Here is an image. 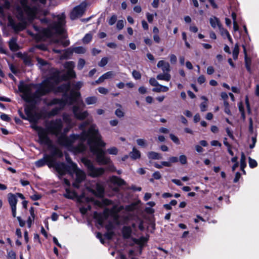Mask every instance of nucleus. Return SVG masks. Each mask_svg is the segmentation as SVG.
Returning <instances> with one entry per match:
<instances>
[{
	"label": "nucleus",
	"mask_w": 259,
	"mask_h": 259,
	"mask_svg": "<svg viewBox=\"0 0 259 259\" xmlns=\"http://www.w3.org/2000/svg\"><path fill=\"white\" fill-rule=\"evenodd\" d=\"M92 121L91 118L88 119L79 125V128L82 130L81 134H72L69 137L61 134L63 122L60 118L52 120L46 123V130L48 135L49 133L57 138L59 145L71 150L75 153L82 152L86 149L87 147L83 143L87 141L91 152L96 156L97 162L100 165H107V170L114 171L115 167L110 157L106 156L105 151L100 148L105 147L106 143L102 140V136L96 125L92 124L88 131L84 130Z\"/></svg>",
	"instance_id": "1"
},
{
	"label": "nucleus",
	"mask_w": 259,
	"mask_h": 259,
	"mask_svg": "<svg viewBox=\"0 0 259 259\" xmlns=\"http://www.w3.org/2000/svg\"><path fill=\"white\" fill-rule=\"evenodd\" d=\"M64 67L68 70L66 75L62 78L60 76L59 70L54 68L51 69L50 70V76L41 83L35 94L33 95L31 94L29 88L27 85L20 87L19 89L24 93L25 99L28 102H33L35 98H39L51 91L55 93H62L64 95H66L70 91V83L67 82L58 87L57 85L62 79L74 78L76 74L73 70L74 67V62H67L64 64Z\"/></svg>",
	"instance_id": "2"
},
{
	"label": "nucleus",
	"mask_w": 259,
	"mask_h": 259,
	"mask_svg": "<svg viewBox=\"0 0 259 259\" xmlns=\"http://www.w3.org/2000/svg\"><path fill=\"white\" fill-rule=\"evenodd\" d=\"M57 18V22L55 21L49 24L48 27L44 30L41 39L55 44V47H66L69 44V40L55 38V35H63L65 32L63 28V26L65 24V14L63 13L61 15H58Z\"/></svg>",
	"instance_id": "3"
},
{
	"label": "nucleus",
	"mask_w": 259,
	"mask_h": 259,
	"mask_svg": "<svg viewBox=\"0 0 259 259\" xmlns=\"http://www.w3.org/2000/svg\"><path fill=\"white\" fill-rule=\"evenodd\" d=\"M51 167H54L60 176H63L67 172H68L71 176L75 174L76 175V180L73 183V186L76 188H79V183L84 180L85 178V173L78 168L76 164L73 162H71L70 165H66L64 163H57L53 159V165Z\"/></svg>",
	"instance_id": "4"
},
{
	"label": "nucleus",
	"mask_w": 259,
	"mask_h": 259,
	"mask_svg": "<svg viewBox=\"0 0 259 259\" xmlns=\"http://www.w3.org/2000/svg\"><path fill=\"white\" fill-rule=\"evenodd\" d=\"M64 99L63 105L66 104H75L73 107V112L77 119L83 120L88 116L87 111H82L81 108L84 107L85 105L80 98L79 92L72 90L70 92L69 96Z\"/></svg>",
	"instance_id": "5"
},
{
	"label": "nucleus",
	"mask_w": 259,
	"mask_h": 259,
	"mask_svg": "<svg viewBox=\"0 0 259 259\" xmlns=\"http://www.w3.org/2000/svg\"><path fill=\"white\" fill-rule=\"evenodd\" d=\"M32 127L37 132L38 136V142L40 144L47 145L49 148L52 147V141L47 135L46 130L36 124L32 126Z\"/></svg>",
	"instance_id": "6"
},
{
	"label": "nucleus",
	"mask_w": 259,
	"mask_h": 259,
	"mask_svg": "<svg viewBox=\"0 0 259 259\" xmlns=\"http://www.w3.org/2000/svg\"><path fill=\"white\" fill-rule=\"evenodd\" d=\"M81 162L87 167L89 175L92 177L100 176L103 174L105 171V169L103 168L95 167L91 161L87 158H82L81 159Z\"/></svg>",
	"instance_id": "7"
},
{
	"label": "nucleus",
	"mask_w": 259,
	"mask_h": 259,
	"mask_svg": "<svg viewBox=\"0 0 259 259\" xmlns=\"http://www.w3.org/2000/svg\"><path fill=\"white\" fill-rule=\"evenodd\" d=\"M17 17L21 22L17 24L16 23L15 28H14L13 30L16 33H18L26 28L27 23L25 21L26 17L24 15L25 12L22 8L18 7L17 9Z\"/></svg>",
	"instance_id": "8"
},
{
	"label": "nucleus",
	"mask_w": 259,
	"mask_h": 259,
	"mask_svg": "<svg viewBox=\"0 0 259 259\" xmlns=\"http://www.w3.org/2000/svg\"><path fill=\"white\" fill-rule=\"evenodd\" d=\"M33 3H36L38 0H31ZM22 9L25 11L28 19L33 20L35 17V8L29 6L28 0H20Z\"/></svg>",
	"instance_id": "9"
},
{
	"label": "nucleus",
	"mask_w": 259,
	"mask_h": 259,
	"mask_svg": "<svg viewBox=\"0 0 259 259\" xmlns=\"http://www.w3.org/2000/svg\"><path fill=\"white\" fill-rule=\"evenodd\" d=\"M87 4L83 2L79 5L74 7L70 14V18L73 20L83 15L85 11Z\"/></svg>",
	"instance_id": "10"
},
{
	"label": "nucleus",
	"mask_w": 259,
	"mask_h": 259,
	"mask_svg": "<svg viewBox=\"0 0 259 259\" xmlns=\"http://www.w3.org/2000/svg\"><path fill=\"white\" fill-rule=\"evenodd\" d=\"M85 200L87 203L92 202L94 205L97 206L98 207H102L104 205H107L111 203V201L107 199L103 200L102 201H100L98 200H95L94 198L91 197H85L84 194H82L79 198V200L80 202H82L83 200Z\"/></svg>",
	"instance_id": "11"
},
{
	"label": "nucleus",
	"mask_w": 259,
	"mask_h": 259,
	"mask_svg": "<svg viewBox=\"0 0 259 259\" xmlns=\"http://www.w3.org/2000/svg\"><path fill=\"white\" fill-rule=\"evenodd\" d=\"M168 255V251L165 249L159 247L155 248L154 251H151L150 253H148V258L149 259L150 256L153 257V259H163Z\"/></svg>",
	"instance_id": "12"
},
{
	"label": "nucleus",
	"mask_w": 259,
	"mask_h": 259,
	"mask_svg": "<svg viewBox=\"0 0 259 259\" xmlns=\"http://www.w3.org/2000/svg\"><path fill=\"white\" fill-rule=\"evenodd\" d=\"M87 189L94 195L101 197L103 196L104 189L102 184L95 183L91 187H87Z\"/></svg>",
	"instance_id": "13"
},
{
	"label": "nucleus",
	"mask_w": 259,
	"mask_h": 259,
	"mask_svg": "<svg viewBox=\"0 0 259 259\" xmlns=\"http://www.w3.org/2000/svg\"><path fill=\"white\" fill-rule=\"evenodd\" d=\"M53 159L52 156L46 154L42 158L36 161L35 164L37 167H40L47 164L51 167L53 165Z\"/></svg>",
	"instance_id": "14"
},
{
	"label": "nucleus",
	"mask_w": 259,
	"mask_h": 259,
	"mask_svg": "<svg viewBox=\"0 0 259 259\" xmlns=\"http://www.w3.org/2000/svg\"><path fill=\"white\" fill-rule=\"evenodd\" d=\"M8 201L11 207L12 215L14 218L16 216V205L17 203V199L15 195L9 193L8 194Z\"/></svg>",
	"instance_id": "15"
},
{
	"label": "nucleus",
	"mask_w": 259,
	"mask_h": 259,
	"mask_svg": "<svg viewBox=\"0 0 259 259\" xmlns=\"http://www.w3.org/2000/svg\"><path fill=\"white\" fill-rule=\"evenodd\" d=\"M108 215V210L105 209L103 213H98L97 212H95L94 213V217L95 219L97 220L98 223L102 226L104 223V220L106 219Z\"/></svg>",
	"instance_id": "16"
},
{
	"label": "nucleus",
	"mask_w": 259,
	"mask_h": 259,
	"mask_svg": "<svg viewBox=\"0 0 259 259\" xmlns=\"http://www.w3.org/2000/svg\"><path fill=\"white\" fill-rule=\"evenodd\" d=\"M158 68H161L163 72H167L170 71V66L168 62H165L163 60L159 61L157 65Z\"/></svg>",
	"instance_id": "17"
},
{
	"label": "nucleus",
	"mask_w": 259,
	"mask_h": 259,
	"mask_svg": "<svg viewBox=\"0 0 259 259\" xmlns=\"http://www.w3.org/2000/svg\"><path fill=\"white\" fill-rule=\"evenodd\" d=\"M247 50H243L244 57H245V66L247 71L249 73H251V59L250 57L247 56Z\"/></svg>",
	"instance_id": "18"
},
{
	"label": "nucleus",
	"mask_w": 259,
	"mask_h": 259,
	"mask_svg": "<svg viewBox=\"0 0 259 259\" xmlns=\"http://www.w3.org/2000/svg\"><path fill=\"white\" fill-rule=\"evenodd\" d=\"M169 88L164 85H162L158 84L157 85L155 86L152 89V91L154 92L160 93V92H166L168 91Z\"/></svg>",
	"instance_id": "19"
},
{
	"label": "nucleus",
	"mask_w": 259,
	"mask_h": 259,
	"mask_svg": "<svg viewBox=\"0 0 259 259\" xmlns=\"http://www.w3.org/2000/svg\"><path fill=\"white\" fill-rule=\"evenodd\" d=\"M179 161V158L176 156H171L169 157L168 161H162L161 164L164 166L170 167L171 163H176Z\"/></svg>",
	"instance_id": "20"
},
{
	"label": "nucleus",
	"mask_w": 259,
	"mask_h": 259,
	"mask_svg": "<svg viewBox=\"0 0 259 259\" xmlns=\"http://www.w3.org/2000/svg\"><path fill=\"white\" fill-rule=\"evenodd\" d=\"M148 157L149 159H150L160 160L162 159V155L161 154L154 151L148 152Z\"/></svg>",
	"instance_id": "21"
},
{
	"label": "nucleus",
	"mask_w": 259,
	"mask_h": 259,
	"mask_svg": "<svg viewBox=\"0 0 259 259\" xmlns=\"http://www.w3.org/2000/svg\"><path fill=\"white\" fill-rule=\"evenodd\" d=\"M246 157L243 152L241 153L240 159V169L244 175H246V171L244 170L245 167L246 166Z\"/></svg>",
	"instance_id": "22"
},
{
	"label": "nucleus",
	"mask_w": 259,
	"mask_h": 259,
	"mask_svg": "<svg viewBox=\"0 0 259 259\" xmlns=\"http://www.w3.org/2000/svg\"><path fill=\"white\" fill-rule=\"evenodd\" d=\"M155 229V224L153 222L150 221V220L147 218V232H149L151 233H153Z\"/></svg>",
	"instance_id": "23"
},
{
	"label": "nucleus",
	"mask_w": 259,
	"mask_h": 259,
	"mask_svg": "<svg viewBox=\"0 0 259 259\" xmlns=\"http://www.w3.org/2000/svg\"><path fill=\"white\" fill-rule=\"evenodd\" d=\"M157 79L163 80L168 81L171 78L170 75L167 72H164V73H160L157 75Z\"/></svg>",
	"instance_id": "24"
},
{
	"label": "nucleus",
	"mask_w": 259,
	"mask_h": 259,
	"mask_svg": "<svg viewBox=\"0 0 259 259\" xmlns=\"http://www.w3.org/2000/svg\"><path fill=\"white\" fill-rule=\"evenodd\" d=\"M48 148H50L49 147H48ZM50 148L53 149V150L52 152V154L51 155L53 156V158H54V156H58V157H61L63 156V153H62V151L58 148H57L56 147H54L53 144H52V147H51ZM54 159L55 160V159Z\"/></svg>",
	"instance_id": "25"
},
{
	"label": "nucleus",
	"mask_w": 259,
	"mask_h": 259,
	"mask_svg": "<svg viewBox=\"0 0 259 259\" xmlns=\"http://www.w3.org/2000/svg\"><path fill=\"white\" fill-rule=\"evenodd\" d=\"M65 190L66 192L64 194V196L65 198L72 199L76 197V193L73 191H70L69 188H66Z\"/></svg>",
	"instance_id": "26"
},
{
	"label": "nucleus",
	"mask_w": 259,
	"mask_h": 259,
	"mask_svg": "<svg viewBox=\"0 0 259 259\" xmlns=\"http://www.w3.org/2000/svg\"><path fill=\"white\" fill-rule=\"evenodd\" d=\"M209 21L212 27L215 28L217 25L219 29H221L222 24H221L218 18L214 17L213 18H211Z\"/></svg>",
	"instance_id": "27"
},
{
	"label": "nucleus",
	"mask_w": 259,
	"mask_h": 259,
	"mask_svg": "<svg viewBox=\"0 0 259 259\" xmlns=\"http://www.w3.org/2000/svg\"><path fill=\"white\" fill-rule=\"evenodd\" d=\"M18 56L21 58L24 63L27 65H31V59L30 58L25 54H22L21 53H18Z\"/></svg>",
	"instance_id": "28"
},
{
	"label": "nucleus",
	"mask_w": 259,
	"mask_h": 259,
	"mask_svg": "<svg viewBox=\"0 0 259 259\" xmlns=\"http://www.w3.org/2000/svg\"><path fill=\"white\" fill-rule=\"evenodd\" d=\"M110 181L115 184H117L119 186H121L122 185H123L124 184V181L118 178L117 177H116V176H112L111 178H110Z\"/></svg>",
	"instance_id": "29"
},
{
	"label": "nucleus",
	"mask_w": 259,
	"mask_h": 259,
	"mask_svg": "<svg viewBox=\"0 0 259 259\" xmlns=\"http://www.w3.org/2000/svg\"><path fill=\"white\" fill-rule=\"evenodd\" d=\"M63 118L64 122L68 125L70 127H72L73 126V124L71 122V117L70 115L64 114L63 115Z\"/></svg>",
	"instance_id": "30"
},
{
	"label": "nucleus",
	"mask_w": 259,
	"mask_h": 259,
	"mask_svg": "<svg viewBox=\"0 0 259 259\" xmlns=\"http://www.w3.org/2000/svg\"><path fill=\"white\" fill-rule=\"evenodd\" d=\"M25 113L27 116V118L31 119L33 117V109L31 107H27L25 108Z\"/></svg>",
	"instance_id": "31"
},
{
	"label": "nucleus",
	"mask_w": 259,
	"mask_h": 259,
	"mask_svg": "<svg viewBox=\"0 0 259 259\" xmlns=\"http://www.w3.org/2000/svg\"><path fill=\"white\" fill-rule=\"evenodd\" d=\"M88 105H92L96 104L97 102V98L95 96L89 97L85 100Z\"/></svg>",
	"instance_id": "32"
},
{
	"label": "nucleus",
	"mask_w": 259,
	"mask_h": 259,
	"mask_svg": "<svg viewBox=\"0 0 259 259\" xmlns=\"http://www.w3.org/2000/svg\"><path fill=\"white\" fill-rule=\"evenodd\" d=\"M10 49H19L17 44V40L15 38H12L9 42Z\"/></svg>",
	"instance_id": "33"
},
{
	"label": "nucleus",
	"mask_w": 259,
	"mask_h": 259,
	"mask_svg": "<svg viewBox=\"0 0 259 259\" xmlns=\"http://www.w3.org/2000/svg\"><path fill=\"white\" fill-rule=\"evenodd\" d=\"M152 178L149 179L151 182H153L154 180H159L161 178V175L159 171H156L154 172L152 176Z\"/></svg>",
	"instance_id": "34"
},
{
	"label": "nucleus",
	"mask_w": 259,
	"mask_h": 259,
	"mask_svg": "<svg viewBox=\"0 0 259 259\" xmlns=\"http://www.w3.org/2000/svg\"><path fill=\"white\" fill-rule=\"evenodd\" d=\"M131 157L133 159H137L140 156V152L135 148H133V151L130 153Z\"/></svg>",
	"instance_id": "35"
},
{
	"label": "nucleus",
	"mask_w": 259,
	"mask_h": 259,
	"mask_svg": "<svg viewBox=\"0 0 259 259\" xmlns=\"http://www.w3.org/2000/svg\"><path fill=\"white\" fill-rule=\"evenodd\" d=\"M249 166L251 168H254L257 166V162L256 161L251 158L250 157H248Z\"/></svg>",
	"instance_id": "36"
},
{
	"label": "nucleus",
	"mask_w": 259,
	"mask_h": 259,
	"mask_svg": "<svg viewBox=\"0 0 259 259\" xmlns=\"http://www.w3.org/2000/svg\"><path fill=\"white\" fill-rule=\"evenodd\" d=\"M224 111L228 115H231V112L230 109V105L227 101H224Z\"/></svg>",
	"instance_id": "37"
},
{
	"label": "nucleus",
	"mask_w": 259,
	"mask_h": 259,
	"mask_svg": "<svg viewBox=\"0 0 259 259\" xmlns=\"http://www.w3.org/2000/svg\"><path fill=\"white\" fill-rule=\"evenodd\" d=\"M203 98L206 101H207V99L205 97H203ZM207 104L206 101H204L202 102L200 105V110L202 112H204L207 110Z\"/></svg>",
	"instance_id": "38"
},
{
	"label": "nucleus",
	"mask_w": 259,
	"mask_h": 259,
	"mask_svg": "<svg viewBox=\"0 0 259 259\" xmlns=\"http://www.w3.org/2000/svg\"><path fill=\"white\" fill-rule=\"evenodd\" d=\"M245 103L246 104V108H247V111L248 114H250L251 113V107L249 101V98L247 96H246L245 99Z\"/></svg>",
	"instance_id": "39"
},
{
	"label": "nucleus",
	"mask_w": 259,
	"mask_h": 259,
	"mask_svg": "<svg viewBox=\"0 0 259 259\" xmlns=\"http://www.w3.org/2000/svg\"><path fill=\"white\" fill-rule=\"evenodd\" d=\"M91 208V205L90 204H88L87 206L80 207V211L82 214H84L88 210H90Z\"/></svg>",
	"instance_id": "40"
},
{
	"label": "nucleus",
	"mask_w": 259,
	"mask_h": 259,
	"mask_svg": "<svg viewBox=\"0 0 259 259\" xmlns=\"http://www.w3.org/2000/svg\"><path fill=\"white\" fill-rule=\"evenodd\" d=\"M59 110L60 109L58 108H54L53 109H52L50 112H49L48 113V117H50L56 115L59 112Z\"/></svg>",
	"instance_id": "41"
},
{
	"label": "nucleus",
	"mask_w": 259,
	"mask_h": 259,
	"mask_svg": "<svg viewBox=\"0 0 259 259\" xmlns=\"http://www.w3.org/2000/svg\"><path fill=\"white\" fill-rule=\"evenodd\" d=\"M107 152L111 155H116L118 153V149L115 147L107 149Z\"/></svg>",
	"instance_id": "42"
},
{
	"label": "nucleus",
	"mask_w": 259,
	"mask_h": 259,
	"mask_svg": "<svg viewBox=\"0 0 259 259\" xmlns=\"http://www.w3.org/2000/svg\"><path fill=\"white\" fill-rule=\"evenodd\" d=\"M179 160L182 164H186L187 163V158L186 156L185 155H180Z\"/></svg>",
	"instance_id": "43"
},
{
	"label": "nucleus",
	"mask_w": 259,
	"mask_h": 259,
	"mask_svg": "<svg viewBox=\"0 0 259 259\" xmlns=\"http://www.w3.org/2000/svg\"><path fill=\"white\" fill-rule=\"evenodd\" d=\"M16 23L13 18L11 16L8 17V25L10 26L13 29L14 28H15Z\"/></svg>",
	"instance_id": "44"
},
{
	"label": "nucleus",
	"mask_w": 259,
	"mask_h": 259,
	"mask_svg": "<svg viewBox=\"0 0 259 259\" xmlns=\"http://www.w3.org/2000/svg\"><path fill=\"white\" fill-rule=\"evenodd\" d=\"M169 137H170V139L176 144H180V140H179V138L177 136L174 135V134H170L169 135Z\"/></svg>",
	"instance_id": "45"
},
{
	"label": "nucleus",
	"mask_w": 259,
	"mask_h": 259,
	"mask_svg": "<svg viewBox=\"0 0 259 259\" xmlns=\"http://www.w3.org/2000/svg\"><path fill=\"white\" fill-rule=\"evenodd\" d=\"M114 75L113 71H108L103 74V77L105 79L112 78Z\"/></svg>",
	"instance_id": "46"
},
{
	"label": "nucleus",
	"mask_w": 259,
	"mask_h": 259,
	"mask_svg": "<svg viewBox=\"0 0 259 259\" xmlns=\"http://www.w3.org/2000/svg\"><path fill=\"white\" fill-rule=\"evenodd\" d=\"M124 22L125 21H124L123 20H119L118 21L117 23V24H116V27L118 29V30H121L122 29L123 27H124Z\"/></svg>",
	"instance_id": "47"
},
{
	"label": "nucleus",
	"mask_w": 259,
	"mask_h": 259,
	"mask_svg": "<svg viewBox=\"0 0 259 259\" xmlns=\"http://www.w3.org/2000/svg\"><path fill=\"white\" fill-rule=\"evenodd\" d=\"M92 36L90 34H87L82 39L83 42L85 44L89 43L92 39Z\"/></svg>",
	"instance_id": "48"
},
{
	"label": "nucleus",
	"mask_w": 259,
	"mask_h": 259,
	"mask_svg": "<svg viewBox=\"0 0 259 259\" xmlns=\"http://www.w3.org/2000/svg\"><path fill=\"white\" fill-rule=\"evenodd\" d=\"M115 115L119 118L122 117L124 116V112L122 111V110L120 108L117 109L115 112Z\"/></svg>",
	"instance_id": "49"
},
{
	"label": "nucleus",
	"mask_w": 259,
	"mask_h": 259,
	"mask_svg": "<svg viewBox=\"0 0 259 259\" xmlns=\"http://www.w3.org/2000/svg\"><path fill=\"white\" fill-rule=\"evenodd\" d=\"M117 20V16L115 15H113L112 16V17L110 18V19L109 20L108 23L110 25H113L115 24Z\"/></svg>",
	"instance_id": "50"
},
{
	"label": "nucleus",
	"mask_w": 259,
	"mask_h": 259,
	"mask_svg": "<svg viewBox=\"0 0 259 259\" xmlns=\"http://www.w3.org/2000/svg\"><path fill=\"white\" fill-rule=\"evenodd\" d=\"M85 64V61L83 59H80L78 61L77 64V68L79 70H81L84 66Z\"/></svg>",
	"instance_id": "51"
},
{
	"label": "nucleus",
	"mask_w": 259,
	"mask_h": 259,
	"mask_svg": "<svg viewBox=\"0 0 259 259\" xmlns=\"http://www.w3.org/2000/svg\"><path fill=\"white\" fill-rule=\"evenodd\" d=\"M83 85V82L81 81H78L73 84V88L74 90H79Z\"/></svg>",
	"instance_id": "52"
},
{
	"label": "nucleus",
	"mask_w": 259,
	"mask_h": 259,
	"mask_svg": "<svg viewBox=\"0 0 259 259\" xmlns=\"http://www.w3.org/2000/svg\"><path fill=\"white\" fill-rule=\"evenodd\" d=\"M132 75L133 77L136 79H140L141 76L140 73L136 70H134L133 71Z\"/></svg>",
	"instance_id": "53"
},
{
	"label": "nucleus",
	"mask_w": 259,
	"mask_h": 259,
	"mask_svg": "<svg viewBox=\"0 0 259 259\" xmlns=\"http://www.w3.org/2000/svg\"><path fill=\"white\" fill-rule=\"evenodd\" d=\"M8 257L9 259H16V253L12 250L8 252Z\"/></svg>",
	"instance_id": "54"
},
{
	"label": "nucleus",
	"mask_w": 259,
	"mask_h": 259,
	"mask_svg": "<svg viewBox=\"0 0 259 259\" xmlns=\"http://www.w3.org/2000/svg\"><path fill=\"white\" fill-rule=\"evenodd\" d=\"M240 50H233L232 56L234 60H236L238 59Z\"/></svg>",
	"instance_id": "55"
},
{
	"label": "nucleus",
	"mask_w": 259,
	"mask_h": 259,
	"mask_svg": "<svg viewBox=\"0 0 259 259\" xmlns=\"http://www.w3.org/2000/svg\"><path fill=\"white\" fill-rule=\"evenodd\" d=\"M108 62V60L107 58H103L102 59L101 61L99 63V65L100 67H104L105 66Z\"/></svg>",
	"instance_id": "56"
},
{
	"label": "nucleus",
	"mask_w": 259,
	"mask_h": 259,
	"mask_svg": "<svg viewBox=\"0 0 259 259\" xmlns=\"http://www.w3.org/2000/svg\"><path fill=\"white\" fill-rule=\"evenodd\" d=\"M205 77L203 75H200L197 78V81L200 84H201L205 82Z\"/></svg>",
	"instance_id": "57"
},
{
	"label": "nucleus",
	"mask_w": 259,
	"mask_h": 259,
	"mask_svg": "<svg viewBox=\"0 0 259 259\" xmlns=\"http://www.w3.org/2000/svg\"><path fill=\"white\" fill-rule=\"evenodd\" d=\"M1 118L3 120L8 122H9L11 120L10 117L8 115L4 113L1 114Z\"/></svg>",
	"instance_id": "58"
},
{
	"label": "nucleus",
	"mask_w": 259,
	"mask_h": 259,
	"mask_svg": "<svg viewBox=\"0 0 259 259\" xmlns=\"http://www.w3.org/2000/svg\"><path fill=\"white\" fill-rule=\"evenodd\" d=\"M35 217H31V216L29 217L27 220V224L28 228H30L31 227L32 222L34 221Z\"/></svg>",
	"instance_id": "59"
},
{
	"label": "nucleus",
	"mask_w": 259,
	"mask_h": 259,
	"mask_svg": "<svg viewBox=\"0 0 259 259\" xmlns=\"http://www.w3.org/2000/svg\"><path fill=\"white\" fill-rule=\"evenodd\" d=\"M41 195L38 193H34L30 196V198L33 200H37L41 198Z\"/></svg>",
	"instance_id": "60"
},
{
	"label": "nucleus",
	"mask_w": 259,
	"mask_h": 259,
	"mask_svg": "<svg viewBox=\"0 0 259 259\" xmlns=\"http://www.w3.org/2000/svg\"><path fill=\"white\" fill-rule=\"evenodd\" d=\"M226 132L227 133L228 136L232 140L234 139V136H233L232 132L230 130V128L227 127L226 128Z\"/></svg>",
	"instance_id": "61"
},
{
	"label": "nucleus",
	"mask_w": 259,
	"mask_h": 259,
	"mask_svg": "<svg viewBox=\"0 0 259 259\" xmlns=\"http://www.w3.org/2000/svg\"><path fill=\"white\" fill-rule=\"evenodd\" d=\"M149 83L153 87L157 85L159 83L157 80L155 78H151L149 80Z\"/></svg>",
	"instance_id": "62"
},
{
	"label": "nucleus",
	"mask_w": 259,
	"mask_h": 259,
	"mask_svg": "<svg viewBox=\"0 0 259 259\" xmlns=\"http://www.w3.org/2000/svg\"><path fill=\"white\" fill-rule=\"evenodd\" d=\"M240 178H241V174L240 173V172H239V171L236 172L235 174V178L233 180V182L234 183H237L239 181Z\"/></svg>",
	"instance_id": "63"
},
{
	"label": "nucleus",
	"mask_w": 259,
	"mask_h": 259,
	"mask_svg": "<svg viewBox=\"0 0 259 259\" xmlns=\"http://www.w3.org/2000/svg\"><path fill=\"white\" fill-rule=\"evenodd\" d=\"M98 90L100 93L104 95L107 94L108 92V90L103 87H99Z\"/></svg>",
	"instance_id": "64"
}]
</instances>
